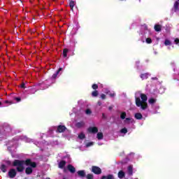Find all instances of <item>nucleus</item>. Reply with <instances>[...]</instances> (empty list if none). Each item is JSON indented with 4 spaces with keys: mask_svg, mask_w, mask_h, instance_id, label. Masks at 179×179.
I'll return each instance as SVG.
<instances>
[{
    "mask_svg": "<svg viewBox=\"0 0 179 179\" xmlns=\"http://www.w3.org/2000/svg\"><path fill=\"white\" fill-rule=\"evenodd\" d=\"M24 164L28 166L25 169V173L27 176L32 174L33 169L37 167V163L32 162L30 159H27L26 160L15 159L13 162V167H17L16 170L18 173H22L24 171Z\"/></svg>",
    "mask_w": 179,
    "mask_h": 179,
    "instance_id": "obj_1",
    "label": "nucleus"
},
{
    "mask_svg": "<svg viewBox=\"0 0 179 179\" xmlns=\"http://www.w3.org/2000/svg\"><path fill=\"white\" fill-rule=\"evenodd\" d=\"M136 106L141 107L142 110H146L148 108V103H144L143 101H141V98H136Z\"/></svg>",
    "mask_w": 179,
    "mask_h": 179,
    "instance_id": "obj_2",
    "label": "nucleus"
},
{
    "mask_svg": "<svg viewBox=\"0 0 179 179\" xmlns=\"http://www.w3.org/2000/svg\"><path fill=\"white\" fill-rule=\"evenodd\" d=\"M92 172L94 173V174H96L97 176H99L101 174V169H100V167L96 166H92Z\"/></svg>",
    "mask_w": 179,
    "mask_h": 179,
    "instance_id": "obj_3",
    "label": "nucleus"
},
{
    "mask_svg": "<svg viewBox=\"0 0 179 179\" xmlns=\"http://www.w3.org/2000/svg\"><path fill=\"white\" fill-rule=\"evenodd\" d=\"M16 169H11L9 171H8V177L10 178H15L16 177Z\"/></svg>",
    "mask_w": 179,
    "mask_h": 179,
    "instance_id": "obj_4",
    "label": "nucleus"
},
{
    "mask_svg": "<svg viewBox=\"0 0 179 179\" xmlns=\"http://www.w3.org/2000/svg\"><path fill=\"white\" fill-rule=\"evenodd\" d=\"M90 134H97L99 132V129L96 127H90L87 129Z\"/></svg>",
    "mask_w": 179,
    "mask_h": 179,
    "instance_id": "obj_5",
    "label": "nucleus"
},
{
    "mask_svg": "<svg viewBox=\"0 0 179 179\" xmlns=\"http://www.w3.org/2000/svg\"><path fill=\"white\" fill-rule=\"evenodd\" d=\"M64 131H66V127L64 125H59L57 126V132H59V134H62Z\"/></svg>",
    "mask_w": 179,
    "mask_h": 179,
    "instance_id": "obj_6",
    "label": "nucleus"
},
{
    "mask_svg": "<svg viewBox=\"0 0 179 179\" xmlns=\"http://www.w3.org/2000/svg\"><path fill=\"white\" fill-rule=\"evenodd\" d=\"M67 169H68L69 171H70V173H71V174H73L76 172V169L74 168V166H72V164H69L67 166Z\"/></svg>",
    "mask_w": 179,
    "mask_h": 179,
    "instance_id": "obj_7",
    "label": "nucleus"
},
{
    "mask_svg": "<svg viewBox=\"0 0 179 179\" xmlns=\"http://www.w3.org/2000/svg\"><path fill=\"white\" fill-rule=\"evenodd\" d=\"M141 99L144 104H148V103H146V101H148V96H146V94H141Z\"/></svg>",
    "mask_w": 179,
    "mask_h": 179,
    "instance_id": "obj_8",
    "label": "nucleus"
},
{
    "mask_svg": "<svg viewBox=\"0 0 179 179\" xmlns=\"http://www.w3.org/2000/svg\"><path fill=\"white\" fill-rule=\"evenodd\" d=\"M77 173L79 177H81V178H84V177H86V172L83 170L78 171Z\"/></svg>",
    "mask_w": 179,
    "mask_h": 179,
    "instance_id": "obj_9",
    "label": "nucleus"
},
{
    "mask_svg": "<svg viewBox=\"0 0 179 179\" xmlns=\"http://www.w3.org/2000/svg\"><path fill=\"white\" fill-rule=\"evenodd\" d=\"M65 166H66V161L62 160L59 163L58 167H59V169H64V167H65Z\"/></svg>",
    "mask_w": 179,
    "mask_h": 179,
    "instance_id": "obj_10",
    "label": "nucleus"
},
{
    "mask_svg": "<svg viewBox=\"0 0 179 179\" xmlns=\"http://www.w3.org/2000/svg\"><path fill=\"white\" fill-rule=\"evenodd\" d=\"M127 171L129 176H132V174H134V167L131 165H129L127 168Z\"/></svg>",
    "mask_w": 179,
    "mask_h": 179,
    "instance_id": "obj_11",
    "label": "nucleus"
},
{
    "mask_svg": "<svg viewBox=\"0 0 179 179\" xmlns=\"http://www.w3.org/2000/svg\"><path fill=\"white\" fill-rule=\"evenodd\" d=\"M101 179H115V177L113 174H108V176H103Z\"/></svg>",
    "mask_w": 179,
    "mask_h": 179,
    "instance_id": "obj_12",
    "label": "nucleus"
},
{
    "mask_svg": "<svg viewBox=\"0 0 179 179\" xmlns=\"http://www.w3.org/2000/svg\"><path fill=\"white\" fill-rule=\"evenodd\" d=\"M105 93L106 94H108V96H110V97H115V92H111L110 90H106L105 92Z\"/></svg>",
    "mask_w": 179,
    "mask_h": 179,
    "instance_id": "obj_13",
    "label": "nucleus"
},
{
    "mask_svg": "<svg viewBox=\"0 0 179 179\" xmlns=\"http://www.w3.org/2000/svg\"><path fill=\"white\" fill-rule=\"evenodd\" d=\"M134 118H136V120H142V118H143V116L142 115V113H137L134 115Z\"/></svg>",
    "mask_w": 179,
    "mask_h": 179,
    "instance_id": "obj_14",
    "label": "nucleus"
},
{
    "mask_svg": "<svg viewBox=\"0 0 179 179\" xmlns=\"http://www.w3.org/2000/svg\"><path fill=\"white\" fill-rule=\"evenodd\" d=\"M76 128H83V127H85V122H78L76 124Z\"/></svg>",
    "mask_w": 179,
    "mask_h": 179,
    "instance_id": "obj_15",
    "label": "nucleus"
},
{
    "mask_svg": "<svg viewBox=\"0 0 179 179\" xmlns=\"http://www.w3.org/2000/svg\"><path fill=\"white\" fill-rule=\"evenodd\" d=\"M178 6H179V3H178V1H176V2L174 3V5H173V10L174 12H178Z\"/></svg>",
    "mask_w": 179,
    "mask_h": 179,
    "instance_id": "obj_16",
    "label": "nucleus"
},
{
    "mask_svg": "<svg viewBox=\"0 0 179 179\" xmlns=\"http://www.w3.org/2000/svg\"><path fill=\"white\" fill-rule=\"evenodd\" d=\"M62 71V68H59L55 73H54L52 76V79H57V76H58V73Z\"/></svg>",
    "mask_w": 179,
    "mask_h": 179,
    "instance_id": "obj_17",
    "label": "nucleus"
},
{
    "mask_svg": "<svg viewBox=\"0 0 179 179\" xmlns=\"http://www.w3.org/2000/svg\"><path fill=\"white\" fill-rule=\"evenodd\" d=\"M142 80H144V79H148L149 78V73H143L140 76Z\"/></svg>",
    "mask_w": 179,
    "mask_h": 179,
    "instance_id": "obj_18",
    "label": "nucleus"
},
{
    "mask_svg": "<svg viewBox=\"0 0 179 179\" xmlns=\"http://www.w3.org/2000/svg\"><path fill=\"white\" fill-rule=\"evenodd\" d=\"M155 31H162V25L161 24H155L154 27Z\"/></svg>",
    "mask_w": 179,
    "mask_h": 179,
    "instance_id": "obj_19",
    "label": "nucleus"
},
{
    "mask_svg": "<svg viewBox=\"0 0 179 179\" xmlns=\"http://www.w3.org/2000/svg\"><path fill=\"white\" fill-rule=\"evenodd\" d=\"M117 176L120 178H124L125 177V173L123 171H120Z\"/></svg>",
    "mask_w": 179,
    "mask_h": 179,
    "instance_id": "obj_20",
    "label": "nucleus"
},
{
    "mask_svg": "<svg viewBox=\"0 0 179 179\" xmlns=\"http://www.w3.org/2000/svg\"><path fill=\"white\" fill-rule=\"evenodd\" d=\"M68 52H69V50L68 48H65L63 50V57L64 58H66L68 57Z\"/></svg>",
    "mask_w": 179,
    "mask_h": 179,
    "instance_id": "obj_21",
    "label": "nucleus"
},
{
    "mask_svg": "<svg viewBox=\"0 0 179 179\" xmlns=\"http://www.w3.org/2000/svg\"><path fill=\"white\" fill-rule=\"evenodd\" d=\"M103 133H101V132H99L98 134H97V135H96V138H97V139L99 140V141H101V139H103Z\"/></svg>",
    "mask_w": 179,
    "mask_h": 179,
    "instance_id": "obj_22",
    "label": "nucleus"
},
{
    "mask_svg": "<svg viewBox=\"0 0 179 179\" xmlns=\"http://www.w3.org/2000/svg\"><path fill=\"white\" fill-rule=\"evenodd\" d=\"M69 6H70L71 10H73V8H74V6H75V1H73V0H71V1H69Z\"/></svg>",
    "mask_w": 179,
    "mask_h": 179,
    "instance_id": "obj_23",
    "label": "nucleus"
},
{
    "mask_svg": "<svg viewBox=\"0 0 179 179\" xmlns=\"http://www.w3.org/2000/svg\"><path fill=\"white\" fill-rule=\"evenodd\" d=\"M92 97H97L99 96V91L94 90L92 92Z\"/></svg>",
    "mask_w": 179,
    "mask_h": 179,
    "instance_id": "obj_24",
    "label": "nucleus"
},
{
    "mask_svg": "<svg viewBox=\"0 0 179 179\" xmlns=\"http://www.w3.org/2000/svg\"><path fill=\"white\" fill-rule=\"evenodd\" d=\"M126 117H127V113L126 112H122V113L120 114L121 120H125Z\"/></svg>",
    "mask_w": 179,
    "mask_h": 179,
    "instance_id": "obj_25",
    "label": "nucleus"
},
{
    "mask_svg": "<svg viewBox=\"0 0 179 179\" xmlns=\"http://www.w3.org/2000/svg\"><path fill=\"white\" fill-rule=\"evenodd\" d=\"M1 170L3 173H6V165L5 164H1Z\"/></svg>",
    "mask_w": 179,
    "mask_h": 179,
    "instance_id": "obj_26",
    "label": "nucleus"
},
{
    "mask_svg": "<svg viewBox=\"0 0 179 179\" xmlns=\"http://www.w3.org/2000/svg\"><path fill=\"white\" fill-rule=\"evenodd\" d=\"M148 103L150 104H155L156 103V99H153V98H150L149 100H148Z\"/></svg>",
    "mask_w": 179,
    "mask_h": 179,
    "instance_id": "obj_27",
    "label": "nucleus"
},
{
    "mask_svg": "<svg viewBox=\"0 0 179 179\" xmlns=\"http://www.w3.org/2000/svg\"><path fill=\"white\" fill-rule=\"evenodd\" d=\"M127 133H128V129L125 127L120 130V134H127Z\"/></svg>",
    "mask_w": 179,
    "mask_h": 179,
    "instance_id": "obj_28",
    "label": "nucleus"
},
{
    "mask_svg": "<svg viewBox=\"0 0 179 179\" xmlns=\"http://www.w3.org/2000/svg\"><path fill=\"white\" fill-rule=\"evenodd\" d=\"M78 138L79 139H85V138H86V135H85L83 133H81L78 135Z\"/></svg>",
    "mask_w": 179,
    "mask_h": 179,
    "instance_id": "obj_29",
    "label": "nucleus"
},
{
    "mask_svg": "<svg viewBox=\"0 0 179 179\" xmlns=\"http://www.w3.org/2000/svg\"><path fill=\"white\" fill-rule=\"evenodd\" d=\"M87 179H94V176H93V174L92 173H88L86 176Z\"/></svg>",
    "mask_w": 179,
    "mask_h": 179,
    "instance_id": "obj_30",
    "label": "nucleus"
},
{
    "mask_svg": "<svg viewBox=\"0 0 179 179\" xmlns=\"http://www.w3.org/2000/svg\"><path fill=\"white\" fill-rule=\"evenodd\" d=\"M165 45H171V41H170L169 39H166L164 41Z\"/></svg>",
    "mask_w": 179,
    "mask_h": 179,
    "instance_id": "obj_31",
    "label": "nucleus"
},
{
    "mask_svg": "<svg viewBox=\"0 0 179 179\" xmlns=\"http://www.w3.org/2000/svg\"><path fill=\"white\" fill-rule=\"evenodd\" d=\"M92 87L94 90H97V89H99V85H97V84H94L92 85Z\"/></svg>",
    "mask_w": 179,
    "mask_h": 179,
    "instance_id": "obj_32",
    "label": "nucleus"
},
{
    "mask_svg": "<svg viewBox=\"0 0 179 179\" xmlns=\"http://www.w3.org/2000/svg\"><path fill=\"white\" fill-rule=\"evenodd\" d=\"M5 104H8V106H10L11 104H13V101L6 100L4 101Z\"/></svg>",
    "mask_w": 179,
    "mask_h": 179,
    "instance_id": "obj_33",
    "label": "nucleus"
},
{
    "mask_svg": "<svg viewBox=\"0 0 179 179\" xmlns=\"http://www.w3.org/2000/svg\"><path fill=\"white\" fill-rule=\"evenodd\" d=\"M145 41L148 44H152V38H147Z\"/></svg>",
    "mask_w": 179,
    "mask_h": 179,
    "instance_id": "obj_34",
    "label": "nucleus"
},
{
    "mask_svg": "<svg viewBox=\"0 0 179 179\" xmlns=\"http://www.w3.org/2000/svg\"><path fill=\"white\" fill-rule=\"evenodd\" d=\"M131 120V117H127L124 119V122L126 124H129V121Z\"/></svg>",
    "mask_w": 179,
    "mask_h": 179,
    "instance_id": "obj_35",
    "label": "nucleus"
},
{
    "mask_svg": "<svg viewBox=\"0 0 179 179\" xmlns=\"http://www.w3.org/2000/svg\"><path fill=\"white\" fill-rule=\"evenodd\" d=\"M87 148H90V146H93V142H90L86 144Z\"/></svg>",
    "mask_w": 179,
    "mask_h": 179,
    "instance_id": "obj_36",
    "label": "nucleus"
},
{
    "mask_svg": "<svg viewBox=\"0 0 179 179\" xmlns=\"http://www.w3.org/2000/svg\"><path fill=\"white\" fill-rule=\"evenodd\" d=\"M85 113H86L87 115H90V114H92V110H91L90 109H87V110H85Z\"/></svg>",
    "mask_w": 179,
    "mask_h": 179,
    "instance_id": "obj_37",
    "label": "nucleus"
},
{
    "mask_svg": "<svg viewBox=\"0 0 179 179\" xmlns=\"http://www.w3.org/2000/svg\"><path fill=\"white\" fill-rule=\"evenodd\" d=\"M20 87H21L22 89H26V84H25L24 83H22L21 84Z\"/></svg>",
    "mask_w": 179,
    "mask_h": 179,
    "instance_id": "obj_38",
    "label": "nucleus"
},
{
    "mask_svg": "<svg viewBox=\"0 0 179 179\" xmlns=\"http://www.w3.org/2000/svg\"><path fill=\"white\" fill-rule=\"evenodd\" d=\"M174 43H175V44L178 45V43H179V38H175Z\"/></svg>",
    "mask_w": 179,
    "mask_h": 179,
    "instance_id": "obj_39",
    "label": "nucleus"
},
{
    "mask_svg": "<svg viewBox=\"0 0 179 179\" xmlns=\"http://www.w3.org/2000/svg\"><path fill=\"white\" fill-rule=\"evenodd\" d=\"M101 99H102V100H106V94H101Z\"/></svg>",
    "mask_w": 179,
    "mask_h": 179,
    "instance_id": "obj_40",
    "label": "nucleus"
},
{
    "mask_svg": "<svg viewBox=\"0 0 179 179\" xmlns=\"http://www.w3.org/2000/svg\"><path fill=\"white\" fill-rule=\"evenodd\" d=\"M15 100H16V101L19 102V101H22V99H20V97H16L15 99Z\"/></svg>",
    "mask_w": 179,
    "mask_h": 179,
    "instance_id": "obj_41",
    "label": "nucleus"
},
{
    "mask_svg": "<svg viewBox=\"0 0 179 179\" xmlns=\"http://www.w3.org/2000/svg\"><path fill=\"white\" fill-rule=\"evenodd\" d=\"M6 164H8V166H10V164H12V162L10 161H6Z\"/></svg>",
    "mask_w": 179,
    "mask_h": 179,
    "instance_id": "obj_42",
    "label": "nucleus"
},
{
    "mask_svg": "<svg viewBox=\"0 0 179 179\" xmlns=\"http://www.w3.org/2000/svg\"><path fill=\"white\" fill-rule=\"evenodd\" d=\"M102 118L103 120H106V118H107V117H106V115L104 113H102Z\"/></svg>",
    "mask_w": 179,
    "mask_h": 179,
    "instance_id": "obj_43",
    "label": "nucleus"
},
{
    "mask_svg": "<svg viewBox=\"0 0 179 179\" xmlns=\"http://www.w3.org/2000/svg\"><path fill=\"white\" fill-rule=\"evenodd\" d=\"M152 80H157V77H155V78H152Z\"/></svg>",
    "mask_w": 179,
    "mask_h": 179,
    "instance_id": "obj_44",
    "label": "nucleus"
},
{
    "mask_svg": "<svg viewBox=\"0 0 179 179\" xmlns=\"http://www.w3.org/2000/svg\"><path fill=\"white\" fill-rule=\"evenodd\" d=\"M98 106H101V102L98 101Z\"/></svg>",
    "mask_w": 179,
    "mask_h": 179,
    "instance_id": "obj_45",
    "label": "nucleus"
},
{
    "mask_svg": "<svg viewBox=\"0 0 179 179\" xmlns=\"http://www.w3.org/2000/svg\"><path fill=\"white\" fill-rule=\"evenodd\" d=\"M108 110H113V107L112 106H109Z\"/></svg>",
    "mask_w": 179,
    "mask_h": 179,
    "instance_id": "obj_46",
    "label": "nucleus"
},
{
    "mask_svg": "<svg viewBox=\"0 0 179 179\" xmlns=\"http://www.w3.org/2000/svg\"><path fill=\"white\" fill-rule=\"evenodd\" d=\"M2 105V102L1 101H0V106H1Z\"/></svg>",
    "mask_w": 179,
    "mask_h": 179,
    "instance_id": "obj_47",
    "label": "nucleus"
},
{
    "mask_svg": "<svg viewBox=\"0 0 179 179\" xmlns=\"http://www.w3.org/2000/svg\"><path fill=\"white\" fill-rule=\"evenodd\" d=\"M64 179H65V178H64Z\"/></svg>",
    "mask_w": 179,
    "mask_h": 179,
    "instance_id": "obj_48",
    "label": "nucleus"
}]
</instances>
